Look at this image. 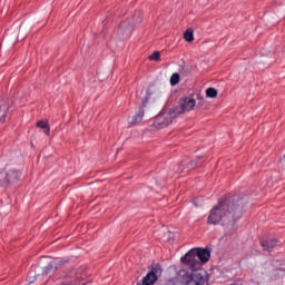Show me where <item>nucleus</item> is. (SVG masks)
<instances>
[{"label":"nucleus","instance_id":"nucleus-9","mask_svg":"<svg viewBox=\"0 0 285 285\" xmlns=\"http://www.w3.org/2000/svg\"><path fill=\"white\" fill-rule=\"evenodd\" d=\"M63 266V261L60 258H56L51 261L48 266L43 267L42 275H51V273H56L58 268H61Z\"/></svg>","mask_w":285,"mask_h":285},{"label":"nucleus","instance_id":"nucleus-21","mask_svg":"<svg viewBox=\"0 0 285 285\" xmlns=\"http://www.w3.org/2000/svg\"><path fill=\"white\" fill-rule=\"evenodd\" d=\"M30 282V284H32V282H35V281H29Z\"/></svg>","mask_w":285,"mask_h":285},{"label":"nucleus","instance_id":"nucleus-16","mask_svg":"<svg viewBox=\"0 0 285 285\" xmlns=\"http://www.w3.org/2000/svg\"><path fill=\"white\" fill-rule=\"evenodd\" d=\"M0 110H2V114H0V121H6V115H8V106L1 105Z\"/></svg>","mask_w":285,"mask_h":285},{"label":"nucleus","instance_id":"nucleus-4","mask_svg":"<svg viewBox=\"0 0 285 285\" xmlns=\"http://www.w3.org/2000/svg\"><path fill=\"white\" fill-rule=\"evenodd\" d=\"M63 278V285H91L90 282L86 281V275L77 271H71L68 275H65Z\"/></svg>","mask_w":285,"mask_h":285},{"label":"nucleus","instance_id":"nucleus-17","mask_svg":"<svg viewBox=\"0 0 285 285\" xmlns=\"http://www.w3.org/2000/svg\"><path fill=\"white\" fill-rule=\"evenodd\" d=\"M150 61H159V59H161V53H159V51H154L150 56H149Z\"/></svg>","mask_w":285,"mask_h":285},{"label":"nucleus","instance_id":"nucleus-10","mask_svg":"<svg viewBox=\"0 0 285 285\" xmlns=\"http://www.w3.org/2000/svg\"><path fill=\"white\" fill-rule=\"evenodd\" d=\"M196 253L198 255V262L206 264L210 259V252L204 248H196Z\"/></svg>","mask_w":285,"mask_h":285},{"label":"nucleus","instance_id":"nucleus-12","mask_svg":"<svg viewBox=\"0 0 285 285\" xmlns=\"http://www.w3.org/2000/svg\"><path fill=\"white\" fill-rule=\"evenodd\" d=\"M37 127L41 128L45 135H50V125L48 124V121L39 120L37 122Z\"/></svg>","mask_w":285,"mask_h":285},{"label":"nucleus","instance_id":"nucleus-15","mask_svg":"<svg viewBox=\"0 0 285 285\" xmlns=\"http://www.w3.org/2000/svg\"><path fill=\"white\" fill-rule=\"evenodd\" d=\"M217 89L209 87L206 89V97H209V99H215V97H217Z\"/></svg>","mask_w":285,"mask_h":285},{"label":"nucleus","instance_id":"nucleus-5","mask_svg":"<svg viewBox=\"0 0 285 285\" xmlns=\"http://www.w3.org/2000/svg\"><path fill=\"white\" fill-rule=\"evenodd\" d=\"M195 104H197V101H195V98L187 97L180 100V107H176L173 110L174 112H176V116L184 115V112H190V110L195 108Z\"/></svg>","mask_w":285,"mask_h":285},{"label":"nucleus","instance_id":"nucleus-19","mask_svg":"<svg viewBox=\"0 0 285 285\" xmlns=\"http://www.w3.org/2000/svg\"><path fill=\"white\" fill-rule=\"evenodd\" d=\"M150 99V91H147L146 97L142 99V106H146Z\"/></svg>","mask_w":285,"mask_h":285},{"label":"nucleus","instance_id":"nucleus-20","mask_svg":"<svg viewBox=\"0 0 285 285\" xmlns=\"http://www.w3.org/2000/svg\"><path fill=\"white\" fill-rule=\"evenodd\" d=\"M130 29V26H126V23L120 24V30Z\"/></svg>","mask_w":285,"mask_h":285},{"label":"nucleus","instance_id":"nucleus-1","mask_svg":"<svg viewBox=\"0 0 285 285\" xmlns=\"http://www.w3.org/2000/svg\"><path fill=\"white\" fill-rule=\"evenodd\" d=\"M244 210V200L237 196H227L219 200L218 205L214 206L207 217V224L210 226H226L237 222Z\"/></svg>","mask_w":285,"mask_h":285},{"label":"nucleus","instance_id":"nucleus-2","mask_svg":"<svg viewBox=\"0 0 285 285\" xmlns=\"http://www.w3.org/2000/svg\"><path fill=\"white\" fill-rule=\"evenodd\" d=\"M175 118H177V114L174 109H170L169 111H163L155 118L154 127H156L157 130H161V128L170 126V124H173V119Z\"/></svg>","mask_w":285,"mask_h":285},{"label":"nucleus","instance_id":"nucleus-7","mask_svg":"<svg viewBox=\"0 0 285 285\" xmlns=\"http://www.w3.org/2000/svg\"><path fill=\"white\" fill-rule=\"evenodd\" d=\"M186 285H206V278L199 272H191L186 276Z\"/></svg>","mask_w":285,"mask_h":285},{"label":"nucleus","instance_id":"nucleus-14","mask_svg":"<svg viewBox=\"0 0 285 285\" xmlns=\"http://www.w3.org/2000/svg\"><path fill=\"white\" fill-rule=\"evenodd\" d=\"M144 119V108H140L137 115L132 116L131 124H139Z\"/></svg>","mask_w":285,"mask_h":285},{"label":"nucleus","instance_id":"nucleus-18","mask_svg":"<svg viewBox=\"0 0 285 285\" xmlns=\"http://www.w3.org/2000/svg\"><path fill=\"white\" fill-rule=\"evenodd\" d=\"M170 83H171L173 86H177V83H179V73H174V75H171Z\"/></svg>","mask_w":285,"mask_h":285},{"label":"nucleus","instance_id":"nucleus-8","mask_svg":"<svg viewBox=\"0 0 285 285\" xmlns=\"http://www.w3.org/2000/svg\"><path fill=\"white\" fill-rule=\"evenodd\" d=\"M180 261L183 262V264H187L191 268L193 266H197V264H199L197 249L196 248L190 249L187 254H185V256L180 258Z\"/></svg>","mask_w":285,"mask_h":285},{"label":"nucleus","instance_id":"nucleus-6","mask_svg":"<svg viewBox=\"0 0 285 285\" xmlns=\"http://www.w3.org/2000/svg\"><path fill=\"white\" fill-rule=\"evenodd\" d=\"M19 179H21V171L14 168L6 169L2 174L3 184H17Z\"/></svg>","mask_w":285,"mask_h":285},{"label":"nucleus","instance_id":"nucleus-11","mask_svg":"<svg viewBox=\"0 0 285 285\" xmlns=\"http://www.w3.org/2000/svg\"><path fill=\"white\" fill-rule=\"evenodd\" d=\"M261 245L264 250H268V253H271V250H273L277 246V239H262Z\"/></svg>","mask_w":285,"mask_h":285},{"label":"nucleus","instance_id":"nucleus-3","mask_svg":"<svg viewBox=\"0 0 285 285\" xmlns=\"http://www.w3.org/2000/svg\"><path fill=\"white\" fill-rule=\"evenodd\" d=\"M161 273H164L161 265L154 264L151 265L150 272L142 278V281H139L137 285H153L159 277H161Z\"/></svg>","mask_w":285,"mask_h":285},{"label":"nucleus","instance_id":"nucleus-13","mask_svg":"<svg viewBox=\"0 0 285 285\" xmlns=\"http://www.w3.org/2000/svg\"><path fill=\"white\" fill-rule=\"evenodd\" d=\"M184 39L185 41H187L188 43L195 41V33L193 31V29L188 28L185 33H184Z\"/></svg>","mask_w":285,"mask_h":285}]
</instances>
